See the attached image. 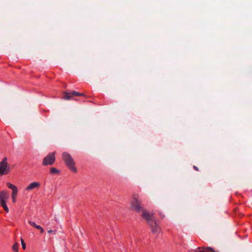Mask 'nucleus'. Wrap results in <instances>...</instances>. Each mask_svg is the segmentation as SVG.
<instances>
[{
	"label": "nucleus",
	"mask_w": 252,
	"mask_h": 252,
	"mask_svg": "<svg viewBox=\"0 0 252 252\" xmlns=\"http://www.w3.org/2000/svg\"><path fill=\"white\" fill-rule=\"evenodd\" d=\"M62 157L67 167L72 172H77V169L75 166V162L70 154L66 152L62 154Z\"/></svg>",
	"instance_id": "1"
},
{
	"label": "nucleus",
	"mask_w": 252,
	"mask_h": 252,
	"mask_svg": "<svg viewBox=\"0 0 252 252\" xmlns=\"http://www.w3.org/2000/svg\"><path fill=\"white\" fill-rule=\"evenodd\" d=\"M130 204L131 209L136 212L139 213L142 210L141 201L138 195L133 194L132 195Z\"/></svg>",
	"instance_id": "2"
},
{
	"label": "nucleus",
	"mask_w": 252,
	"mask_h": 252,
	"mask_svg": "<svg viewBox=\"0 0 252 252\" xmlns=\"http://www.w3.org/2000/svg\"><path fill=\"white\" fill-rule=\"evenodd\" d=\"M55 159V153H50L43 158L42 164L44 166L52 165L54 163Z\"/></svg>",
	"instance_id": "3"
},
{
	"label": "nucleus",
	"mask_w": 252,
	"mask_h": 252,
	"mask_svg": "<svg viewBox=\"0 0 252 252\" xmlns=\"http://www.w3.org/2000/svg\"><path fill=\"white\" fill-rule=\"evenodd\" d=\"M9 172V168L7 167V158L5 157L0 162V174L1 175L7 174Z\"/></svg>",
	"instance_id": "4"
},
{
	"label": "nucleus",
	"mask_w": 252,
	"mask_h": 252,
	"mask_svg": "<svg viewBox=\"0 0 252 252\" xmlns=\"http://www.w3.org/2000/svg\"><path fill=\"white\" fill-rule=\"evenodd\" d=\"M7 186L8 188L12 190V194L11 197L12 199V201L15 203L16 201V196L18 193V189L16 186L11 184L10 183H8L7 184Z\"/></svg>",
	"instance_id": "5"
},
{
	"label": "nucleus",
	"mask_w": 252,
	"mask_h": 252,
	"mask_svg": "<svg viewBox=\"0 0 252 252\" xmlns=\"http://www.w3.org/2000/svg\"><path fill=\"white\" fill-rule=\"evenodd\" d=\"M150 225L153 233L158 234L160 232V228L155 220H152L151 225Z\"/></svg>",
	"instance_id": "6"
},
{
	"label": "nucleus",
	"mask_w": 252,
	"mask_h": 252,
	"mask_svg": "<svg viewBox=\"0 0 252 252\" xmlns=\"http://www.w3.org/2000/svg\"><path fill=\"white\" fill-rule=\"evenodd\" d=\"M9 195L4 191H0V206H2L6 203V200L8 198Z\"/></svg>",
	"instance_id": "7"
},
{
	"label": "nucleus",
	"mask_w": 252,
	"mask_h": 252,
	"mask_svg": "<svg viewBox=\"0 0 252 252\" xmlns=\"http://www.w3.org/2000/svg\"><path fill=\"white\" fill-rule=\"evenodd\" d=\"M40 187V183L37 182H33L30 183L26 188V190H32L35 189H38Z\"/></svg>",
	"instance_id": "8"
},
{
	"label": "nucleus",
	"mask_w": 252,
	"mask_h": 252,
	"mask_svg": "<svg viewBox=\"0 0 252 252\" xmlns=\"http://www.w3.org/2000/svg\"><path fill=\"white\" fill-rule=\"evenodd\" d=\"M142 216L146 220L147 222L151 225L152 220H155L153 219L150 214L146 211L142 212Z\"/></svg>",
	"instance_id": "9"
},
{
	"label": "nucleus",
	"mask_w": 252,
	"mask_h": 252,
	"mask_svg": "<svg viewBox=\"0 0 252 252\" xmlns=\"http://www.w3.org/2000/svg\"><path fill=\"white\" fill-rule=\"evenodd\" d=\"M73 94V91L71 92H65L63 96V98L66 100H70L73 96L75 95Z\"/></svg>",
	"instance_id": "10"
},
{
	"label": "nucleus",
	"mask_w": 252,
	"mask_h": 252,
	"mask_svg": "<svg viewBox=\"0 0 252 252\" xmlns=\"http://www.w3.org/2000/svg\"><path fill=\"white\" fill-rule=\"evenodd\" d=\"M50 173L51 174H57L60 173V171L55 167H51L50 169Z\"/></svg>",
	"instance_id": "11"
},
{
	"label": "nucleus",
	"mask_w": 252,
	"mask_h": 252,
	"mask_svg": "<svg viewBox=\"0 0 252 252\" xmlns=\"http://www.w3.org/2000/svg\"><path fill=\"white\" fill-rule=\"evenodd\" d=\"M18 247L19 244L17 243H15L12 246V250L14 252H18Z\"/></svg>",
	"instance_id": "12"
},
{
	"label": "nucleus",
	"mask_w": 252,
	"mask_h": 252,
	"mask_svg": "<svg viewBox=\"0 0 252 252\" xmlns=\"http://www.w3.org/2000/svg\"><path fill=\"white\" fill-rule=\"evenodd\" d=\"M73 93L75 95L86 96L85 94L83 93H80L76 91H73Z\"/></svg>",
	"instance_id": "13"
},
{
	"label": "nucleus",
	"mask_w": 252,
	"mask_h": 252,
	"mask_svg": "<svg viewBox=\"0 0 252 252\" xmlns=\"http://www.w3.org/2000/svg\"><path fill=\"white\" fill-rule=\"evenodd\" d=\"M1 206L3 208V209L7 213L9 212V209H8V207L7 206L6 203L5 204H4L3 205H2V206Z\"/></svg>",
	"instance_id": "14"
},
{
	"label": "nucleus",
	"mask_w": 252,
	"mask_h": 252,
	"mask_svg": "<svg viewBox=\"0 0 252 252\" xmlns=\"http://www.w3.org/2000/svg\"><path fill=\"white\" fill-rule=\"evenodd\" d=\"M29 224H30L31 226H33V227H35V228H36V226H37V225L35 223V222L32 221H31V220L29 221Z\"/></svg>",
	"instance_id": "15"
},
{
	"label": "nucleus",
	"mask_w": 252,
	"mask_h": 252,
	"mask_svg": "<svg viewBox=\"0 0 252 252\" xmlns=\"http://www.w3.org/2000/svg\"><path fill=\"white\" fill-rule=\"evenodd\" d=\"M36 228L39 230L41 233L44 232V229L41 226L37 225Z\"/></svg>",
	"instance_id": "16"
},
{
	"label": "nucleus",
	"mask_w": 252,
	"mask_h": 252,
	"mask_svg": "<svg viewBox=\"0 0 252 252\" xmlns=\"http://www.w3.org/2000/svg\"><path fill=\"white\" fill-rule=\"evenodd\" d=\"M21 244H22V248L25 250L26 247V244L25 243L23 239L21 238Z\"/></svg>",
	"instance_id": "17"
},
{
	"label": "nucleus",
	"mask_w": 252,
	"mask_h": 252,
	"mask_svg": "<svg viewBox=\"0 0 252 252\" xmlns=\"http://www.w3.org/2000/svg\"><path fill=\"white\" fill-rule=\"evenodd\" d=\"M158 214H159V215L160 216V217L161 219H163L164 218L165 216L161 212H159L158 213Z\"/></svg>",
	"instance_id": "18"
},
{
	"label": "nucleus",
	"mask_w": 252,
	"mask_h": 252,
	"mask_svg": "<svg viewBox=\"0 0 252 252\" xmlns=\"http://www.w3.org/2000/svg\"><path fill=\"white\" fill-rule=\"evenodd\" d=\"M193 169H194V170H195L196 171H199V169H198V167H196V166L193 165Z\"/></svg>",
	"instance_id": "19"
},
{
	"label": "nucleus",
	"mask_w": 252,
	"mask_h": 252,
	"mask_svg": "<svg viewBox=\"0 0 252 252\" xmlns=\"http://www.w3.org/2000/svg\"><path fill=\"white\" fill-rule=\"evenodd\" d=\"M56 231V230L54 231V234H55ZM54 232V231H53V230H49L48 231V233H52V232Z\"/></svg>",
	"instance_id": "20"
}]
</instances>
